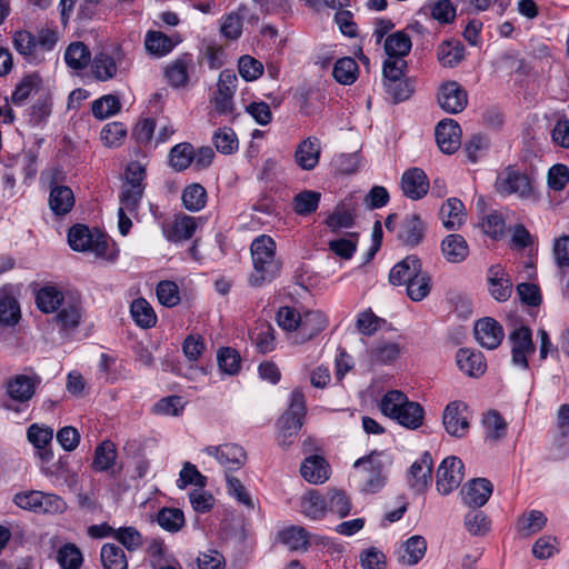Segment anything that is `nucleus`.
<instances>
[{
  "label": "nucleus",
  "instance_id": "nucleus-1",
  "mask_svg": "<svg viewBox=\"0 0 569 569\" xmlns=\"http://www.w3.org/2000/svg\"><path fill=\"white\" fill-rule=\"evenodd\" d=\"M276 242L266 234L257 237L250 247L253 271L249 277L251 287H261L277 278L281 262L276 259Z\"/></svg>",
  "mask_w": 569,
  "mask_h": 569
},
{
  "label": "nucleus",
  "instance_id": "nucleus-2",
  "mask_svg": "<svg viewBox=\"0 0 569 569\" xmlns=\"http://www.w3.org/2000/svg\"><path fill=\"white\" fill-rule=\"evenodd\" d=\"M41 382V376L32 368H27L23 373L10 377L4 383V391L8 398L19 407L4 403L3 408L20 412L22 410L20 407L28 406Z\"/></svg>",
  "mask_w": 569,
  "mask_h": 569
},
{
  "label": "nucleus",
  "instance_id": "nucleus-3",
  "mask_svg": "<svg viewBox=\"0 0 569 569\" xmlns=\"http://www.w3.org/2000/svg\"><path fill=\"white\" fill-rule=\"evenodd\" d=\"M306 398L300 389H295L290 395L289 408L279 419L278 442L286 447L292 443L293 438L299 433L306 416Z\"/></svg>",
  "mask_w": 569,
  "mask_h": 569
},
{
  "label": "nucleus",
  "instance_id": "nucleus-4",
  "mask_svg": "<svg viewBox=\"0 0 569 569\" xmlns=\"http://www.w3.org/2000/svg\"><path fill=\"white\" fill-rule=\"evenodd\" d=\"M68 242L74 251H89L99 258L108 257L110 243L107 236L99 230L91 231L84 224H76L69 229Z\"/></svg>",
  "mask_w": 569,
  "mask_h": 569
},
{
  "label": "nucleus",
  "instance_id": "nucleus-5",
  "mask_svg": "<svg viewBox=\"0 0 569 569\" xmlns=\"http://www.w3.org/2000/svg\"><path fill=\"white\" fill-rule=\"evenodd\" d=\"M390 459L385 452L372 451L370 455L356 460L353 468L363 467L367 472L363 490L375 493L379 491L387 481V468Z\"/></svg>",
  "mask_w": 569,
  "mask_h": 569
},
{
  "label": "nucleus",
  "instance_id": "nucleus-6",
  "mask_svg": "<svg viewBox=\"0 0 569 569\" xmlns=\"http://www.w3.org/2000/svg\"><path fill=\"white\" fill-rule=\"evenodd\" d=\"M511 348V363L522 370L529 368L528 357L536 352V345L532 340V330L526 325H515L508 335Z\"/></svg>",
  "mask_w": 569,
  "mask_h": 569
},
{
  "label": "nucleus",
  "instance_id": "nucleus-7",
  "mask_svg": "<svg viewBox=\"0 0 569 569\" xmlns=\"http://www.w3.org/2000/svg\"><path fill=\"white\" fill-rule=\"evenodd\" d=\"M495 188L501 196L517 194L519 198H529L532 193L531 179L512 166L505 168L498 174Z\"/></svg>",
  "mask_w": 569,
  "mask_h": 569
},
{
  "label": "nucleus",
  "instance_id": "nucleus-8",
  "mask_svg": "<svg viewBox=\"0 0 569 569\" xmlns=\"http://www.w3.org/2000/svg\"><path fill=\"white\" fill-rule=\"evenodd\" d=\"M442 425L451 437H466L470 429V412L468 406L460 400L449 402L442 413Z\"/></svg>",
  "mask_w": 569,
  "mask_h": 569
},
{
  "label": "nucleus",
  "instance_id": "nucleus-9",
  "mask_svg": "<svg viewBox=\"0 0 569 569\" xmlns=\"http://www.w3.org/2000/svg\"><path fill=\"white\" fill-rule=\"evenodd\" d=\"M465 465L456 456L445 458L437 469V490L447 496L456 490L463 480Z\"/></svg>",
  "mask_w": 569,
  "mask_h": 569
},
{
  "label": "nucleus",
  "instance_id": "nucleus-10",
  "mask_svg": "<svg viewBox=\"0 0 569 569\" xmlns=\"http://www.w3.org/2000/svg\"><path fill=\"white\" fill-rule=\"evenodd\" d=\"M196 71V61L192 53L183 52L167 63L163 70L164 78L170 87L186 88Z\"/></svg>",
  "mask_w": 569,
  "mask_h": 569
},
{
  "label": "nucleus",
  "instance_id": "nucleus-11",
  "mask_svg": "<svg viewBox=\"0 0 569 569\" xmlns=\"http://www.w3.org/2000/svg\"><path fill=\"white\" fill-rule=\"evenodd\" d=\"M238 78L232 70L226 69L220 72L217 92L214 96V108L220 114H231L234 109L233 96L237 91Z\"/></svg>",
  "mask_w": 569,
  "mask_h": 569
},
{
  "label": "nucleus",
  "instance_id": "nucleus-12",
  "mask_svg": "<svg viewBox=\"0 0 569 569\" xmlns=\"http://www.w3.org/2000/svg\"><path fill=\"white\" fill-rule=\"evenodd\" d=\"M437 101L443 111L456 114L467 107L468 93L459 82L450 80L439 87Z\"/></svg>",
  "mask_w": 569,
  "mask_h": 569
},
{
  "label": "nucleus",
  "instance_id": "nucleus-13",
  "mask_svg": "<svg viewBox=\"0 0 569 569\" xmlns=\"http://www.w3.org/2000/svg\"><path fill=\"white\" fill-rule=\"evenodd\" d=\"M426 229V222L418 213H408L400 221L397 239L402 246L417 247L422 242Z\"/></svg>",
  "mask_w": 569,
  "mask_h": 569
},
{
  "label": "nucleus",
  "instance_id": "nucleus-14",
  "mask_svg": "<svg viewBox=\"0 0 569 569\" xmlns=\"http://www.w3.org/2000/svg\"><path fill=\"white\" fill-rule=\"evenodd\" d=\"M82 318L83 310L80 300L70 298L57 310L53 320L60 333L69 335L78 329Z\"/></svg>",
  "mask_w": 569,
  "mask_h": 569
},
{
  "label": "nucleus",
  "instance_id": "nucleus-15",
  "mask_svg": "<svg viewBox=\"0 0 569 569\" xmlns=\"http://www.w3.org/2000/svg\"><path fill=\"white\" fill-rule=\"evenodd\" d=\"M433 460L429 451H425L408 471V485L416 493L425 492L431 483Z\"/></svg>",
  "mask_w": 569,
  "mask_h": 569
},
{
  "label": "nucleus",
  "instance_id": "nucleus-16",
  "mask_svg": "<svg viewBox=\"0 0 569 569\" xmlns=\"http://www.w3.org/2000/svg\"><path fill=\"white\" fill-rule=\"evenodd\" d=\"M475 337L483 348L495 350L501 345L505 331L497 320L486 317L476 322Z\"/></svg>",
  "mask_w": 569,
  "mask_h": 569
},
{
  "label": "nucleus",
  "instance_id": "nucleus-17",
  "mask_svg": "<svg viewBox=\"0 0 569 569\" xmlns=\"http://www.w3.org/2000/svg\"><path fill=\"white\" fill-rule=\"evenodd\" d=\"M204 452L214 457L227 470L240 469L247 458L243 448L236 443H224L218 447L209 446L204 448Z\"/></svg>",
  "mask_w": 569,
  "mask_h": 569
},
{
  "label": "nucleus",
  "instance_id": "nucleus-18",
  "mask_svg": "<svg viewBox=\"0 0 569 569\" xmlns=\"http://www.w3.org/2000/svg\"><path fill=\"white\" fill-rule=\"evenodd\" d=\"M439 149L447 154L456 152L460 147L461 129L453 119H445L438 122L435 130Z\"/></svg>",
  "mask_w": 569,
  "mask_h": 569
},
{
  "label": "nucleus",
  "instance_id": "nucleus-19",
  "mask_svg": "<svg viewBox=\"0 0 569 569\" xmlns=\"http://www.w3.org/2000/svg\"><path fill=\"white\" fill-rule=\"evenodd\" d=\"M400 184L403 194L411 200L423 198L430 188L429 179L420 168L406 170Z\"/></svg>",
  "mask_w": 569,
  "mask_h": 569
},
{
  "label": "nucleus",
  "instance_id": "nucleus-20",
  "mask_svg": "<svg viewBox=\"0 0 569 569\" xmlns=\"http://www.w3.org/2000/svg\"><path fill=\"white\" fill-rule=\"evenodd\" d=\"M492 490L493 486L490 480L476 478L463 486L461 490L462 500L469 507L480 508L487 503Z\"/></svg>",
  "mask_w": 569,
  "mask_h": 569
},
{
  "label": "nucleus",
  "instance_id": "nucleus-21",
  "mask_svg": "<svg viewBox=\"0 0 569 569\" xmlns=\"http://www.w3.org/2000/svg\"><path fill=\"white\" fill-rule=\"evenodd\" d=\"M422 268L420 258L409 254L397 262L389 272V281L393 286H406Z\"/></svg>",
  "mask_w": 569,
  "mask_h": 569
},
{
  "label": "nucleus",
  "instance_id": "nucleus-22",
  "mask_svg": "<svg viewBox=\"0 0 569 569\" xmlns=\"http://www.w3.org/2000/svg\"><path fill=\"white\" fill-rule=\"evenodd\" d=\"M487 281L489 284V292L497 301H507L512 293V282L500 266H491L488 270Z\"/></svg>",
  "mask_w": 569,
  "mask_h": 569
},
{
  "label": "nucleus",
  "instance_id": "nucleus-23",
  "mask_svg": "<svg viewBox=\"0 0 569 569\" xmlns=\"http://www.w3.org/2000/svg\"><path fill=\"white\" fill-rule=\"evenodd\" d=\"M302 478L313 485L326 482L330 476V466L321 456L307 457L300 467Z\"/></svg>",
  "mask_w": 569,
  "mask_h": 569
},
{
  "label": "nucleus",
  "instance_id": "nucleus-24",
  "mask_svg": "<svg viewBox=\"0 0 569 569\" xmlns=\"http://www.w3.org/2000/svg\"><path fill=\"white\" fill-rule=\"evenodd\" d=\"M320 141L316 137H309L301 141L295 152L296 163L303 170H312L320 159Z\"/></svg>",
  "mask_w": 569,
  "mask_h": 569
},
{
  "label": "nucleus",
  "instance_id": "nucleus-25",
  "mask_svg": "<svg viewBox=\"0 0 569 569\" xmlns=\"http://www.w3.org/2000/svg\"><path fill=\"white\" fill-rule=\"evenodd\" d=\"M456 361L459 369L470 377H480L487 369L485 357L480 351L461 348L457 352Z\"/></svg>",
  "mask_w": 569,
  "mask_h": 569
},
{
  "label": "nucleus",
  "instance_id": "nucleus-26",
  "mask_svg": "<svg viewBox=\"0 0 569 569\" xmlns=\"http://www.w3.org/2000/svg\"><path fill=\"white\" fill-rule=\"evenodd\" d=\"M197 227V219L194 217L178 214L171 224L163 228V233L169 241L178 242L191 239Z\"/></svg>",
  "mask_w": 569,
  "mask_h": 569
},
{
  "label": "nucleus",
  "instance_id": "nucleus-27",
  "mask_svg": "<svg viewBox=\"0 0 569 569\" xmlns=\"http://www.w3.org/2000/svg\"><path fill=\"white\" fill-rule=\"evenodd\" d=\"M442 224L448 230L459 229L466 221L465 206L458 198H449L439 210Z\"/></svg>",
  "mask_w": 569,
  "mask_h": 569
},
{
  "label": "nucleus",
  "instance_id": "nucleus-28",
  "mask_svg": "<svg viewBox=\"0 0 569 569\" xmlns=\"http://www.w3.org/2000/svg\"><path fill=\"white\" fill-rule=\"evenodd\" d=\"M178 43L179 39L174 40L161 31L149 30L144 37L147 52L157 58L169 54Z\"/></svg>",
  "mask_w": 569,
  "mask_h": 569
},
{
  "label": "nucleus",
  "instance_id": "nucleus-29",
  "mask_svg": "<svg viewBox=\"0 0 569 569\" xmlns=\"http://www.w3.org/2000/svg\"><path fill=\"white\" fill-rule=\"evenodd\" d=\"M443 258L451 263H460L469 254V247L466 239L458 233H450L441 242Z\"/></svg>",
  "mask_w": 569,
  "mask_h": 569
},
{
  "label": "nucleus",
  "instance_id": "nucleus-30",
  "mask_svg": "<svg viewBox=\"0 0 569 569\" xmlns=\"http://www.w3.org/2000/svg\"><path fill=\"white\" fill-rule=\"evenodd\" d=\"M466 48L459 40H445L437 47V58L443 68H455L465 59Z\"/></svg>",
  "mask_w": 569,
  "mask_h": 569
},
{
  "label": "nucleus",
  "instance_id": "nucleus-31",
  "mask_svg": "<svg viewBox=\"0 0 569 569\" xmlns=\"http://www.w3.org/2000/svg\"><path fill=\"white\" fill-rule=\"evenodd\" d=\"M426 551V539L420 535L411 536L402 543L398 561L405 566H415L425 557Z\"/></svg>",
  "mask_w": 569,
  "mask_h": 569
},
{
  "label": "nucleus",
  "instance_id": "nucleus-32",
  "mask_svg": "<svg viewBox=\"0 0 569 569\" xmlns=\"http://www.w3.org/2000/svg\"><path fill=\"white\" fill-rule=\"evenodd\" d=\"M328 320L320 311H308L302 316L299 336L300 341L306 342L326 329Z\"/></svg>",
  "mask_w": 569,
  "mask_h": 569
},
{
  "label": "nucleus",
  "instance_id": "nucleus-33",
  "mask_svg": "<svg viewBox=\"0 0 569 569\" xmlns=\"http://www.w3.org/2000/svg\"><path fill=\"white\" fill-rule=\"evenodd\" d=\"M74 204L73 191L67 186H54L49 194V206L57 216L67 214Z\"/></svg>",
  "mask_w": 569,
  "mask_h": 569
},
{
  "label": "nucleus",
  "instance_id": "nucleus-34",
  "mask_svg": "<svg viewBox=\"0 0 569 569\" xmlns=\"http://www.w3.org/2000/svg\"><path fill=\"white\" fill-rule=\"evenodd\" d=\"M67 299L54 286H46L37 292V307L44 313L56 312Z\"/></svg>",
  "mask_w": 569,
  "mask_h": 569
},
{
  "label": "nucleus",
  "instance_id": "nucleus-35",
  "mask_svg": "<svg viewBox=\"0 0 569 569\" xmlns=\"http://www.w3.org/2000/svg\"><path fill=\"white\" fill-rule=\"evenodd\" d=\"M279 540L291 551H307L310 546L307 530L299 526H291L281 530Z\"/></svg>",
  "mask_w": 569,
  "mask_h": 569
},
{
  "label": "nucleus",
  "instance_id": "nucleus-36",
  "mask_svg": "<svg viewBox=\"0 0 569 569\" xmlns=\"http://www.w3.org/2000/svg\"><path fill=\"white\" fill-rule=\"evenodd\" d=\"M372 365H390L400 356V347L396 342H378L368 351Z\"/></svg>",
  "mask_w": 569,
  "mask_h": 569
},
{
  "label": "nucleus",
  "instance_id": "nucleus-37",
  "mask_svg": "<svg viewBox=\"0 0 569 569\" xmlns=\"http://www.w3.org/2000/svg\"><path fill=\"white\" fill-rule=\"evenodd\" d=\"M301 512L312 520H320L327 512V500L317 490H309L301 499Z\"/></svg>",
  "mask_w": 569,
  "mask_h": 569
},
{
  "label": "nucleus",
  "instance_id": "nucleus-38",
  "mask_svg": "<svg viewBox=\"0 0 569 569\" xmlns=\"http://www.w3.org/2000/svg\"><path fill=\"white\" fill-rule=\"evenodd\" d=\"M12 44L16 51L22 56L28 62L37 60V38L30 31L18 30L12 36Z\"/></svg>",
  "mask_w": 569,
  "mask_h": 569
},
{
  "label": "nucleus",
  "instance_id": "nucleus-39",
  "mask_svg": "<svg viewBox=\"0 0 569 569\" xmlns=\"http://www.w3.org/2000/svg\"><path fill=\"white\" fill-rule=\"evenodd\" d=\"M118 66L113 57L108 53L99 52L94 56L91 63V72L99 81H108L116 77Z\"/></svg>",
  "mask_w": 569,
  "mask_h": 569
},
{
  "label": "nucleus",
  "instance_id": "nucleus-40",
  "mask_svg": "<svg viewBox=\"0 0 569 569\" xmlns=\"http://www.w3.org/2000/svg\"><path fill=\"white\" fill-rule=\"evenodd\" d=\"M359 74L357 61L351 57H343L336 61L332 76L337 82L348 86L352 84Z\"/></svg>",
  "mask_w": 569,
  "mask_h": 569
},
{
  "label": "nucleus",
  "instance_id": "nucleus-41",
  "mask_svg": "<svg viewBox=\"0 0 569 569\" xmlns=\"http://www.w3.org/2000/svg\"><path fill=\"white\" fill-rule=\"evenodd\" d=\"M194 149L189 142H181L171 148L169 163L178 172L184 171L193 162Z\"/></svg>",
  "mask_w": 569,
  "mask_h": 569
},
{
  "label": "nucleus",
  "instance_id": "nucleus-42",
  "mask_svg": "<svg viewBox=\"0 0 569 569\" xmlns=\"http://www.w3.org/2000/svg\"><path fill=\"white\" fill-rule=\"evenodd\" d=\"M130 312L134 322L141 328L149 329L157 323V316L151 305L143 298L132 301Z\"/></svg>",
  "mask_w": 569,
  "mask_h": 569
},
{
  "label": "nucleus",
  "instance_id": "nucleus-43",
  "mask_svg": "<svg viewBox=\"0 0 569 569\" xmlns=\"http://www.w3.org/2000/svg\"><path fill=\"white\" fill-rule=\"evenodd\" d=\"M411 39L405 31H397L387 37L385 51L388 58L400 57L403 59L411 50Z\"/></svg>",
  "mask_w": 569,
  "mask_h": 569
},
{
  "label": "nucleus",
  "instance_id": "nucleus-44",
  "mask_svg": "<svg viewBox=\"0 0 569 569\" xmlns=\"http://www.w3.org/2000/svg\"><path fill=\"white\" fill-rule=\"evenodd\" d=\"M21 318L17 299L7 293H0V327H13Z\"/></svg>",
  "mask_w": 569,
  "mask_h": 569
},
{
  "label": "nucleus",
  "instance_id": "nucleus-45",
  "mask_svg": "<svg viewBox=\"0 0 569 569\" xmlns=\"http://www.w3.org/2000/svg\"><path fill=\"white\" fill-rule=\"evenodd\" d=\"M547 523V517L539 510H530L523 513L517 523L520 536L530 537L539 532Z\"/></svg>",
  "mask_w": 569,
  "mask_h": 569
},
{
  "label": "nucleus",
  "instance_id": "nucleus-46",
  "mask_svg": "<svg viewBox=\"0 0 569 569\" xmlns=\"http://www.w3.org/2000/svg\"><path fill=\"white\" fill-rule=\"evenodd\" d=\"M408 401L409 399L403 392L390 390L381 399L380 410L385 416L396 420Z\"/></svg>",
  "mask_w": 569,
  "mask_h": 569
},
{
  "label": "nucleus",
  "instance_id": "nucleus-47",
  "mask_svg": "<svg viewBox=\"0 0 569 569\" xmlns=\"http://www.w3.org/2000/svg\"><path fill=\"white\" fill-rule=\"evenodd\" d=\"M431 290V276L428 271L421 270L407 284L406 291L412 301H422Z\"/></svg>",
  "mask_w": 569,
  "mask_h": 569
},
{
  "label": "nucleus",
  "instance_id": "nucleus-48",
  "mask_svg": "<svg viewBox=\"0 0 569 569\" xmlns=\"http://www.w3.org/2000/svg\"><path fill=\"white\" fill-rule=\"evenodd\" d=\"M103 569H128L124 551L117 545L106 543L100 553Z\"/></svg>",
  "mask_w": 569,
  "mask_h": 569
},
{
  "label": "nucleus",
  "instance_id": "nucleus-49",
  "mask_svg": "<svg viewBox=\"0 0 569 569\" xmlns=\"http://www.w3.org/2000/svg\"><path fill=\"white\" fill-rule=\"evenodd\" d=\"M181 199L187 210L197 212L207 203V191L200 183H192L184 188Z\"/></svg>",
  "mask_w": 569,
  "mask_h": 569
},
{
  "label": "nucleus",
  "instance_id": "nucleus-50",
  "mask_svg": "<svg viewBox=\"0 0 569 569\" xmlns=\"http://www.w3.org/2000/svg\"><path fill=\"white\" fill-rule=\"evenodd\" d=\"M66 63L73 70L84 69L90 61V51L82 42H72L64 52Z\"/></svg>",
  "mask_w": 569,
  "mask_h": 569
},
{
  "label": "nucleus",
  "instance_id": "nucleus-51",
  "mask_svg": "<svg viewBox=\"0 0 569 569\" xmlns=\"http://www.w3.org/2000/svg\"><path fill=\"white\" fill-rule=\"evenodd\" d=\"M217 362L220 371L229 376H236L241 368V357L231 347H222L218 350Z\"/></svg>",
  "mask_w": 569,
  "mask_h": 569
},
{
  "label": "nucleus",
  "instance_id": "nucleus-52",
  "mask_svg": "<svg viewBox=\"0 0 569 569\" xmlns=\"http://www.w3.org/2000/svg\"><path fill=\"white\" fill-rule=\"evenodd\" d=\"M486 438L492 441L502 439L507 433V422L496 410H490L483 417Z\"/></svg>",
  "mask_w": 569,
  "mask_h": 569
},
{
  "label": "nucleus",
  "instance_id": "nucleus-53",
  "mask_svg": "<svg viewBox=\"0 0 569 569\" xmlns=\"http://www.w3.org/2000/svg\"><path fill=\"white\" fill-rule=\"evenodd\" d=\"M117 458L116 446L112 441H102L94 451L92 467L97 471H106L110 469Z\"/></svg>",
  "mask_w": 569,
  "mask_h": 569
},
{
  "label": "nucleus",
  "instance_id": "nucleus-54",
  "mask_svg": "<svg viewBox=\"0 0 569 569\" xmlns=\"http://www.w3.org/2000/svg\"><path fill=\"white\" fill-rule=\"evenodd\" d=\"M402 409L396 421L408 429H418L422 425L425 416L422 406L415 401H408Z\"/></svg>",
  "mask_w": 569,
  "mask_h": 569
},
{
  "label": "nucleus",
  "instance_id": "nucleus-55",
  "mask_svg": "<svg viewBox=\"0 0 569 569\" xmlns=\"http://www.w3.org/2000/svg\"><path fill=\"white\" fill-rule=\"evenodd\" d=\"M41 78L38 73L24 76L16 86L11 96V101L17 106L24 103L31 93L39 88Z\"/></svg>",
  "mask_w": 569,
  "mask_h": 569
},
{
  "label": "nucleus",
  "instance_id": "nucleus-56",
  "mask_svg": "<svg viewBox=\"0 0 569 569\" xmlns=\"http://www.w3.org/2000/svg\"><path fill=\"white\" fill-rule=\"evenodd\" d=\"M216 149L223 154H231L238 150L239 141L234 131L229 127L219 128L212 136Z\"/></svg>",
  "mask_w": 569,
  "mask_h": 569
},
{
  "label": "nucleus",
  "instance_id": "nucleus-57",
  "mask_svg": "<svg viewBox=\"0 0 569 569\" xmlns=\"http://www.w3.org/2000/svg\"><path fill=\"white\" fill-rule=\"evenodd\" d=\"M120 108V100L113 94H106L94 100L91 104L92 114L100 120L118 113Z\"/></svg>",
  "mask_w": 569,
  "mask_h": 569
},
{
  "label": "nucleus",
  "instance_id": "nucleus-58",
  "mask_svg": "<svg viewBox=\"0 0 569 569\" xmlns=\"http://www.w3.org/2000/svg\"><path fill=\"white\" fill-rule=\"evenodd\" d=\"M161 528L169 532L179 531L184 525V515L178 508H162L157 516Z\"/></svg>",
  "mask_w": 569,
  "mask_h": 569
},
{
  "label": "nucleus",
  "instance_id": "nucleus-59",
  "mask_svg": "<svg viewBox=\"0 0 569 569\" xmlns=\"http://www.w3.org/2000/svg\"><path fill=\"white\" fill-rule=\"evenodd\" d=\"M321 194L317 191L305 190L293 199V209L299 216H308L318 208Z\"/></svg>",
  "mask_w": 569,
  "mask_h": 569
},
{
  "label": "nucleus",
  "instance_id": "nucleus-60",
  "mask_svg": "<svg viewBox=\"0 0 569 569\" xmlns=\"http://www.w3.org/2000/svg\"><path fill=\"white\" fill-rule=\"evenodd\" d=\"M385 89L388 97L395 103L408 100L415 91L412 81L407 78L398 79L397 81L386 82Z\"/></svg>",
  "mask_w": 569,
  "mask_h": 569
},
{
  "label": "nucleus",
  "instance_id": "nucleus-61",
  "mask_svg": "<svg viewBox=\"0 0 569 569\" xmlns=\"http://www.w3.org/2000/svg\"><path fill=\"white\" fill-rule=\"evenodd\" d=\"M358 233L350 232L348 238H340L329 242V249L341 259H351L357 250Z\"/></svg>",
  "mask_w": 569,
  "mask_h": 569
},
{
  "label": "nucleus",
  "instance_id": "nucleus-62",
  "mask_svg": "<svg viewBox=\"0 0 569 569\" xmlns=\"http://www.w3.org/2000/svg\"><path fill=\"white\" fill-rule=\"evenodd\" d=\"M157 297L159 302L168 308L176 307L180 302L179 288L176 282L170 280L160 281L157 284Z\"/></svg>",
  "mask_w": 569,
  "mask_h": 569
},
{
  "label": "nucleus",
  "instance_id": "nucleus-63",
  "mask_svg": "<svg viewBox=\"0 0 569 569\" xmlns=\"http://www.w3.org/2000/svg\"><path fill=\"white\" fill-rule=\"evenodd\" d=\"M351 508V501L346 492L341 490L330 491L329 499L327 500V511L345 518L350 513Z\"/></svg>",
  "mask_w": 569,
  "mask_h": 569
},
{
  "label": "nucleus",
  "instance_id": "nucleus-64",
  "mask_svg": "<svg viewBox=\"0 0 569 569\" xmlns=\"http://www.w3.org/2000/svg\"><path fill=\"white\" fill-rule=\"evenodd\" d=\"M57 561L63 569H79L82 555L73 543H67L58 550Z\"/></svg>",
  "mask_w": 569,
  "mask_h": 569
}]
</instances>
